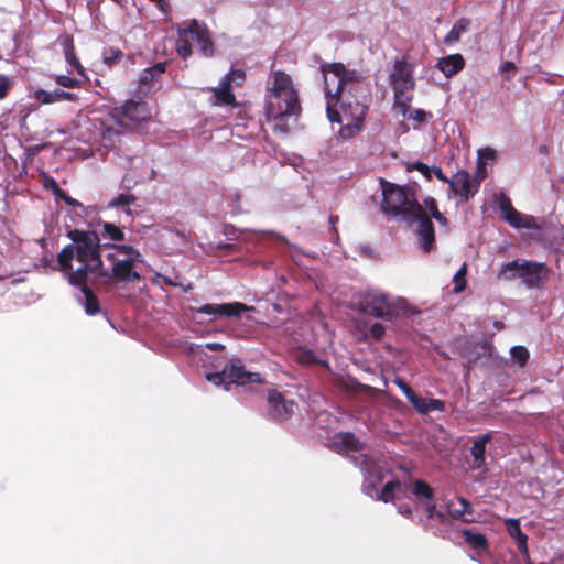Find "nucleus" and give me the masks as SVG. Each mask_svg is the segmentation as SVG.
I'll list each match as a JSON object with an SVG mask.
<instances>
[{"label":"nucleus","mask_w":564,"mask_h":564,"mask_svg":"<svg viewBox=\"0 0 564 564\" xmlns=\"http://www.w3.org/2000/svg\"><path fill=\"white\" fill-rule=\"evenodd\" d=\"M495 327H496L497 329H499V330H500V329H502V328H503V323H502V322H500V321L495 322Z\"/></svg>","instance_id":"338daca9"},{"label":"nucleus","mask_w":564,"mask_h":564,"mask_svg":"<svg viewBox=\"0 0 564 564\" xmlns=\"http://www.w3.org/2000/svg\"><path fill=\"white\" fill-rule=\"evenodd\" d=\"M466 274H467V265H466V263H464L453 278L454 293L458 294L466 289V286H467Z\"/></svg>","instance_id":"e433bc0d"},{"label":"nucleus","mask_w":564,"mask_h":564,"mask_svg":"<svg viewBox=\"0 0 564 564\" xmlns=\"http://www.w3.org/2000/svg\"><path fill=\"white\" fill-rule=\"evenodd\" d=\"M390 82L410 83V88H414L415 82L412 67L405 61L397 59L393 64V72L390 74Z\"/></svg>","instance_id":"4be33fe9"},{"label":"nucleus","mask_w":564,"mask_h":564,"mask_svg":"<svg viewBox=\"0 0 564 564\" xmlns=\"http://www.w3.org/2000/svg\"><path fill=\"white\" fill-rule=\"evenodd\" d=\"M95 276L115 283H133L141 280L140 273L134 269V262L108 252H105Z\"/></svg>","instance_id":"6e6552de"},{"label":"nucleus","mask_w":564,"mask_h":564,"mask_svg":"<svg viewBox=\"0 0 564 564\" xmlns=\"http://www.w3.org/2000/svg\"><path fill=\"white\" fill-rule=\"evenodd\" d=\"M251 310L241 302L223 303V304H205L196 308L198 314H207L214 316L239 317L243 312Z\"/></svg>","instance_id":"4468645a"},{"label":"nucleus","mask_w":564,"mask_h":564,"mask_svg":"<svg viewBox=\"0 0 564 564\" xmlns=\"http://www.w3.org/2000/svg\"><path fill=\"white\" fill-rule=\"evenodd\" d=\"M360 469L365 473L364 491L368 496L377 494V499L384 503L394 502L395 494L403 490L404 485L400 480L388 481L380 492L377 491V485L383 479L382 473L372 457L361 455L357 458Z\"/></svg>","instance_id":"423d86ee"},{"label":"nucleus","mask_w":564,"mask_h":564,"mask_svg":"<svg viewBox=\"0 0 564 564\" xmlns=\"http://www.w3.org/2000/svg\"><path fill=\"white\" fill-rule=\"evenodd\" d=\"M465 66L464 57L460 54H452L437 61L436 67L447 77L460 72Z\"/></svg>","instance_id":"412c9836"},{"label":"nucleus","mask_w":564,"mask_h":564,"mask_svg":"<svg viewBox=\"0 0 564 564\" xmlns=\"http://www.w3.org/2000/svg\"><path fill=\"white\" fill-rule=\"evenodd\" d=\"M319 70L325 83L327 118L341 124L343 139H350L364 128L371 99L369 85L359 70L348 69L339 62L322 63Z\"/></svg>","instance_id":"f257e3e1"},{"label":"nucleus","mask_w":564,"mask_h":564,"mask_svg":"<svg viewBox=\"0 0 564 564\" xmlns=\"http://www.w3.org/2000/svg\"><path fill=\"white\" fill-rule=\"evenodd\" d=\"M135 197L131 194H120L116 198H113L110 203V207H118V206H129L132 203H134Z\"/></svg>","instance_id":"58836bf2"},{"label":"nucleus","mask_w":564,"mask_h":564,"mask_svg":"<svg viewBox=\"0 0 564 564\" xmlns=\"http://www.w3.org/2000/svg\"><path fill=\"white\" fill-rule=\"evenodd\" d=\"M398 510L405 518L412 519L413 512H412V509L409 506H399Z\"/></svg>","instance_id":"4d7b16f0"},{"label":"nucleus","mask_w":564,"mask_h":564,"mask_svg":"<svg viewBox=\"0 0 564 564\" xmlns=\"http://www.w3.org/2000/svg\"><path fill=\"white\" fill-rule=\"evenodd\" d=\"M409 402L420 414H426L429 399L415 394Z\"/></svg>","instance_id":"79ce46f5"},{"label":"nucleus","mask_w":564,"mask_h":564,"mask_svg":"<svg viewBox=\"0 0 564 564\" xmlns=\"http://www.w3.org/2000/svg\"><path fill=\"white\" fill-rule=\"evenodd\" d=\"M42 183L46 189H51L52 192L58 191V184H57L56 180L46 174H43Z\"/></svg>","instance_id":"3c124183"},{"label":"nucleus","mask_w":564,"mask_h":564,"mask_svg":"<svg viewBox=\"0 0 564 564\" xmlns=\"http://www.w3.org/2000/svg\"><path fill=\"white\" fill-rule=\"evenodd\" d=\"M122 118L130 120L134 123L141 122L147 119L148 110L147 104L143 101L128 100L120 109Z\"/></svg>","instance_id":"6ab92c4d"},{"label":"nucleus","mask_w":564,"mask_h":564,"mask_svg":"<svg viewBox=\"0 0 564 564\" xmlns=\"http://www.w3.org/2000/svg\"><path fill=\"white\" fill-rule=\"evenodd\" d=\"M508 533L514 539L518 550L524 560L529 558L528 536L521 530L520 521L518 519L506 520Z\"/></svg>","instance_id":"aec40b11"},{"label":"nucleus","mask_w":564,"mask_h":564,"mask_svg":"<svg viewBox=\"0 0 564 564\" xmlns=\"http://www.w3.org/2000/svg\"><path fill=\"white\" fill-rule=\"evenodd\" d=\"M470 24H471V21L468 18L458 19L454 23L452 30L444 37V43L446 45H451L455 42H458L462 34L465 33L469 29Z\"/></svg>","instance_id":"c756f323"},{"label":"nucleus","mask_w":564,"mask_h":564,"mask_svg":"<svg viewBox=\"0 0 564 564\" xmlns=\"http://www.w3.org/2000/svg\"><path fill=\"white\" fill-rule=\"evenodd\" d=\"M104 250L117 254V257L124 256L123 259L131 260L134 263L141 261V253L129 245L104 243Z\"/></svg>","instance_id":"a878e982"},{"label":"nucleus","mask_w":564,"mask_h":564,"mask_svg":"<svg viewBox=\"0 0 564 564\" xmlns=\"http://www.w3.org/2000/svg\"><path fill=\"white\" fill-rule=\"evenodd\" d=\"M433 173L435 175V177L442 182H445L449 185V182H451V178H448L442 171L441 167H434L433 169Z\"/></svg>","instance_id":"5fc2aeb1"},{"label":"nucleus","mask_w":564,"mask_h":564,"mask_svg":"<svg viewBox=\"0 0 564 564\" xmlns=\"http://www.w3.org/2000/svg\"><path fill=\"white\" fill-rule=\"evenodd\" d=\"M499 208L502 212L505 219L507 218L508 215H510L512 212L516 210L514 207L511 204V200L508 197H506V196H502L500 198V200H499Z\"/></svg>","instance_id":"a18cd8bd"},{"label":"nucleus","mask_w":564,"mask_h":564,"mask_svg":"<svg viewBox=\"0 0 564 564\" xmlns=\"http://www.w3.org/2000/svg\"><path fill=\"white\" fill-rule=\"evenodd\" d=\"M412 494L425 505L426 518L434 519L437 508L434 502V489L422 479H414L412 482Z\"/></svg>","instance_id":"2eb2a0df"},{"label":"nucleus","mask_w":564,"mask_h":564,"mask_svg":"<svg viewBox=\"0 0 564 564\" xmlns=\"http://www.w3.org/2000/svg\"><path fill=\"white\" fill-rule=\"evenodd\" d=\"M206 347L213 351H220L225 348V346L220 343H208Z\"/></svg>","instance_id":"bf43d9fd"},{"label":"nucleus","mask_w":564,"mask_h":564,"mask_svg":"<svg viewBox=\"0 0 564 564\" xmlns=\"http://www.w3.org/2000/svg\"><path fill=\"white\" fill-rule=\"evenodd\" d=\"M409 170H416L421 172L429 181L432 178L430 167L423 162L417 161L413 163L412 165H410Z\"/></svg>","instance_id":"09e8293b"},{"label":"nucleus","mask_w":564,"mask_h":564,"mask_svg":"<svg viewBox=\"0 0 564 564\" xmlns=\"http://www.w3.org/2000/svg\"><path fill=\"white\" fill-rule=\"evenodd\" d=\"M166 70V62L156 63L148 68H145L139 78L140 85L150 86L154 80H156Z\"/></svg>","instance_id":"c85d7f7f"},{"label":"nucleus","mask_w":564,"mask_h":564,"mask_svg":"<svg viewBox=\"0 0 564 564\" xmlns=\"http://www.w3.org/2000/svg\"><path fill=\"white\" fill-rule=\"evenodd\" d=\"M206 379L216 384V386H219V384H229L228 383V379H227V372H226V369L224 368L221 371H218V372H212V373H207L206 375Z\"/></svg>","instance_id":"ea45409f"},{"label":"nucleus","mask_w":564,"mask_h":564,"mask_svg":"<svg viewBox=\"0 0 564 564\" xmlns=\"http://www.w3.org/2000/svg\"><path fill=\"white\" fill-rule=\"evenodd\" d=\"M158 276L162 278L164 283H166L167 285H175V283L171 279H169L167 276H163L161 274H159Z\"/></svg>","instance_id":"69168bd1"},{"label":"nucleus","mask_w":564,"mask_h":564,"mask_svg":"<svg viewBox=\"0 0 564 564\" xmlns=\"http://www.w3.org/2000/svg\"><path fill=\"white\" fill-rule=\"evenodd\" d=\"M104 235L113 241H122L124 240V232L120 227L112 223H104L102 224Z\"/></svg>","instance_id":"c9c22d12"},{"label":"nucleus","mask_w":564,"mask_h":564,"mask_svg":"<svg viewBox=\"0 0 564 564\" xmlns=\"http://www.w3.org/2000/svg\"><path fill=\"white\" fill-rule=\"evenodd\" d=\"M337 438L345 449L359 451L361 448L360 441L352 433H339Z\"/></svg>","instance_id":"72a5a7b5"},{"label":"nucleus","mask_w":564,"mask_h":564,"mask_svg":"<svg viewBox=\"0 0 564 564\" xmlns=\"http://www.w3.org/2000/svg\"><path fill=\"white\" fill-rule=\"evenodd\" d=\"M510 354L513 362L518 364L520 367H524L528 364L530 354L524 346H513L510 349Z\"/></svg>","instance_id":"f704fd0d"},{"label":"nucleus","mask_w":564,"mask_h":564,"mask_svg":"<svg viewBox=\"0 0 564 564\" xmlns=\"http://www.w3.org/2000/svg\"><path fill=\"white\" fill-rule=\"evenodd\" d=\"M432 218H434L441 226L448 225L447 218L441 212L434 215Z\"/></svg>","instance_id":"13d9d810"},{"label":"nucleus","mask_w":564,"mask_h":564,"mask_svg":"<svg viewBox=\"0 0 564 564\" xmlns=\"http://www.w3.org/2000/svg\"><path fill=\"white\" fill-rule=\"evenodd\" d=\"M68 283L75 288H78L85 296L84 310L87 315L94 316L100 312V304L98 297L95 295L93 290L88 286V279H84L83 275L78 274L75 280H67Z\"/></svg>","instance_id":"f3484780"},{"label":"nucleus","mask_w":564,"mask_h":564,"mask_svg":"<svg viewBox=\"0 0 564 564\" xmlns=\"http://www.w3.org/2000/svg\"><path fill=\"white\" fill-rule=\"evenodd\" d=\"M123 56V52L118 47H105L102 51V63L108 68H112L121 62Z\"/></svg>","instance_id":"2f4dec72"},{"label":"nucleus","mask_w":564,"mask_h":564,"mask_svg":"<svg viewBox=\"0 0 564 564\" xmlns=\"http://www.w3.org/2000/svg\"><path fill=\"white\" fill-rule=\"evenodd\" d=\"M63 200L68 205V206H83L79 202H77L76 199L72 198L70 196H65L63 197Z\"/></svg>","instance_id":"052dcab7"},{"label":"nucleus","mask_w":564,"mask_h":564,"mask_svg":"<svg viewBox=\"0 0 564 564\" xmlns=\"http://www.w3.org/2000/svg\"><path fill=\"white\" fill-rule=\"evenodd\" d=\"M35 98L37 101L42 104H53L61 100L75 101L78 99L77 95L74 93L64 91L62 89H54L53 91H46L44 89H39L35 91Z\"/></svg>","instance_id":"b1692460"},{"label":"nucleus","mask_w":564,"mask_h":564,"mask_svg":"<svg viewBox=\"0 0 564 564\" xmlns=\"http://www.w3.org/2000/svg\"><path fill=\"white\" fill-rule=\"evenodd\" d=\"M506 221L513 228L540 229L536 219L531 215H525L517 209L507 216Z\"/></svg>","instance_id":"bb28decb"},{"label":"nucleus","mask_w":564,"mask_h":564,"mask_svg":"<svg viewBox=\"0 0 564 564\" xmlns=\"http://www.w3.org/2000/svg\"><path fill=\"white\" fill-rule=\"evenodd\" d=\"M192 41H195L202 54L210 57L214 54V42L210 37L209 30L205 24H200L197 20H192L184 29H178V37L176 41V52L186 59L193 53Z\"/></svg>","instance_id":"0eeeda50"},{"label":"nucleus","mask_w":564,"mask_h":564,"mask_svg":"<svg viewBox=\"0 0 564 564\" xmlns=\"http://www.w3.org/2000/svg\"><path fill=\"white\" fill-rule=\"evenodd\" d=\"M63 53L67 64L74 68L78 75L85 76V69L75 53L74 39L72 35H64L62 39Z\"/></svg>","instance_id":"5701e85b"},{"label":"nucleus","mask_w":564,"mask_h":564,"mask_svg":"<svg viewBox=\"0 0 564 564\" xmlns=\"http://www.w3.org/2000/svg\"><path fill=\"white\" fill-rule=\"evenodd\" d=\"M445 402L440 399H429L426 414L431 411H444Z\"/></svg>","instance_id":"8fccbe9b"},{"label":"nucleus","mask_w":564,"mask_h":564,"mask_svg":"<svg viewBox=\"0 0 564 564\" xmlns=\"http://www.w3.org/2000/svg\"><path fill=\"white\" fill-rule=\"evenodd\" d=\"M55 196L59 197L61 199H63V197L67 196L66 192L63 191L59 186H58V191L57 192H53Z\"/></svg>","instance_id":"e2e57ef3"},{"label":"nucleus","mask_w":564,"mask_h":564,"mask_svg":"<svg viewBox=\"0 0 564 564\" xmlns=\"http://www.w3.org/2000/svg\"><path fill=\"white\" fill-rule=\"evenodd\" d=\"M328 220H329L330 226L334 228L335 224L338 221V216L330 215Z\"/></svg>","instance_id":"0e129e2a"},{"label":"nucleus","mask_w":564,"mask_h":564,"mask_svg":"<svg viewBox=\"0 0 564 564\" xmlns=\"http://www.w3.org/2000/svg\"><path fill=\"white\" fill-rule=\"evenodd\" d=\"M295 360L302 366H312V365L327 366V362L318 359L317 356L315 355V352L311 349L301 348L296 354Z\"/></svg>","instance_id":"473e14b6"},{"label":"nucleus","mask_w":564,"mask_h":564,"mask_svg":"<svg viewBox=\"0 0 564 564\" xmlns=\"http://www.w3.org/2000/svg\"><path fill=\"white\" fill-rule=\"evenodd\" d=\"M516 70V64L510 61H506L500 65V72L501 73H510Z\"/></svg>","instance_id":"6e6d98bb"},{"label":"nucleus","mask_w":564,"mask_h":564,"mask_svg":"<svg viewBox=\"0 0 564 564\" xmlns=\"http://www.w3.org/2000/svg\"><path fill=\"white\" fill-rule=\"evenodd\" d=\"M478 154H479L480 159H485V160H494L496 158V151L489 147L480 149Z\"/></svg>","instance_id":"864d4df0"},{"label":"nucleus","mask_w":564,"mask_h":564,"mask_svg":"<svg viewBox=\"0 0 564 564\" xmlns=\"http://www.w3.org/2000/svg\"><path fill=\"white\" fill-rule=\"evenodd\" d=\"M11 88V80L9 77L1 75L0 76V100H3Z\"/></svg>","instance_id":"de8ad7c7"},{"label":"nucleus","mask_w":564,"mask_h":564,"mask_svg":"<svg viewBox=\"0 0 564 564\" xmlns=\"http://www.w3.org/2000/svg\"><path fill=\"white\" fill-rule=\"evenodd\" d=\"M393 383L404 393L409 401L416 394L410 387V384L405 382L402 378H395L393 380Z\"/></svg>","instance_id":"37998d69"},{"label":"nucleus","mask_w":564,"mask_h":564,"mask_svg":"<svg viewBox=\"0 0 564 564\" xmlns=\"http://www.w3.org/2000/svg\"><path fill=\"white\" fill-rule=\"evenodd\" d=\"M492 440V433L488 432L482 434L480 437L474 441L473 446L470 448V454L473 456V463L476 468H480L485 465L486 458V445Z\"/></svg>","instance_id":"393cba45"},{"label":"nucleus","mask_w":564,"mask_h":564,"mask_svg":"<svg viewBox=\"0 0 564 564\" xmlns=\"http://www.w3.org/2000/svg\"><path fill=\"white\" fill-rule=\"evenodd\" d=\"M462 534L466 544H468L473 550L477 551L479 554L488 551V541L485 534L482 533H474L469 529L462 530Z\"/></svg>","instance_id":"cd10ccee"},{"label":"nucleus","mask_w":564,"mask_h":564,"mask_svg":"<svg viewBox=\"0 0 564 564\" xmlns=\"http://www.w3.org/2000/svg\"><path fill=\"white\" fill-rule=\"evenodd\" d=\"M414 207L415 209L413 212L415 213L408 219L417 224L414 232L417 238L419 248L424 253H430L435 249V228L427 212L424 210L423 205H415Z\"/></svg>","instance_id":"1a4fd4ad"},{"label":"nucleus","mask_w":564,"mask_h":564,"mask_svg":"<svg viewBox=\"0 0 564 564\" xmlns=\"http://www.w3.org/2000/svg\"><path fill=\"white\" fill-rule=\"evenodd\" d=\"M55 82L65 88H76L80 85V82L78 79L66 75L56 76Z\"/></svg>","instance_id":"a19ab883"},{"label":"nucleus","mask_w":564,"mask_h":564,"mask_svg":"<svg viewBox=\"0 0 564 564\" xmlns=\"http://www.w3.org/2000/svg\"><path fill=\"white\" fill-rule=\"evenodd\" d=\"M128 58L133 62V56L132 55H128Z\"/></svg>","instance_id":"774afa93"},{"label":"nucleus","mask_w":564,"mask_h":564,"mask_svg":"<svg viewBox=\"0 0 564 564\" xmlns=\"http://www.w3.org/2000/svg\"><path fill=\"white\" fill-rule=\"evenodd\" d=\"M225 80H228V83L231 85V86H237V87H241L245 83V79H246V73L243 69H231L228 74H226L224 77H223Z\"/></svg>","instance_id":"4c0bfd02"},{"label":"nucleus","mask_w":564,"mask_h":564,"mask_svg":"<svg viewBox=\"0 0 564 564\" xmlns=\"http://www.w3.org/2000/svg\"><path fill=\"white\" fill-rule=\"evenodd\" d=\"M383 199L380 208L383 214L391 216H403L406 219L415 212V205H421L417 200L416 191L410 185H398L384 178L379 181Z\"/></svg>","instance_id":"20e7f679"},{"label":"nucleus","mask_w":564,"mask_h":564,"mask_svg":"<svg viewBox=\"0 0 564 564\" xmlns=\"http://www.w3.org/2000/svg\"><path fill=\"white\" fill-rule=\"evenodd\" d=\"M459 508H452V505H448V513L453 519H462L465 522H470L471 519L465 518V516H473V508L469 501L463 497L457 499Z\"/></svg>","instance_id":"7c9ffc66"},{"label":"nucleus","mask_w":564,"mask_h":564,"mask_svg":"<svg viewBox=\"0 0 564 564\" xmlns=\"http://www.w3.org/2000/svg\"><path fill=\"white\" fill-rule=\"evenodd\" d=\"M393 89V108L403 117L410 112V104L413 99L414 88H410L409 84L399 82H390Z\"/></svg>","instance_id":"dca6fc26"},{"label":"nucleus","mask_w":564,"mask_h":564,"mask_svg":"<svg viewBox=\"0 0 564 564\" xmlns=\"http://www.w3.org/2000/svg\"><path fill=\"white\" fill-rule=\"evenodd\" d=\"M226 372H227V379L228 383H236V384H247V383H253V382H261V376L258 372H250L245 369V366L241 361V359L235 358L231 359L226 366H225Z\"/></svg>","instance_id":"ddd939ff"},{"label":"nucleus","mask_w":564,"mask_h":564,"mask_svg":"<svg viewBox=\"0 0 564 564\" xmlns=\"http://www.w3.org/2000/svg\"><path fill=\"white\" fill-rule=\"evenodd\" d=\"M213 96L210 98V104L213 106L223 107L230 106L237 107L238 102L236 100V96L232 93V86L225 80L224 78L220 80V86L208 89Z\"/></svg>","instance_id":"a211bd4d"},{"label":"nucleus","mask_w":564,"mask_h":564,"mask_svg":"<svg viewBox=\"0 0 564 564\" xmlns=\"http://www.w3.org/2000/svg\"><path fill=\"white\" fill-rule=\"evenodd\" d=\"M409 118L419 123H422L426 120L427 112L423 109H415L414 111L410 112Z\"/></svg>","instance_id":"603ef678"},{"label":"nucleus","mask_w":564,"mask_h":564,"mask_svg":"<svg viewBox=\"0 0 564 564\" xmlns=\"http://www.w3.org/2000/svg\"><path fill=\"white\" fill-rule=\"evenodd\" d=\"M434 519H436L438 522L443 523L445 521V516L443 512L437 510Z\"/></svg>","instance_id":"680f3d73"},{"label":"nucleus","mask_w":564,"mask_h":564,"mask_svg":"<svg viewBox=\"0 0 564 564\" xmlns=\"http://www.w3.org/2000/svg\"><path fill=\"white\" fill-rule=\"evenodd\" d=\"M272 97L276 100V105L270 101L267 107L268 119L278 120L274 131L286 132L282 128V123L288 116L297 115L301 110L297 91L292 85V80L288 74L278 70L274 73V82L271 88Z\"/></svg>","instance_id":"7ed1b4c3"},{"label":"nucleus","mask_w":564,"mask_h":564,"mask_svg":"<svg viewBox=\"0 0 564 564\" xmlns=\"http://www.w3.org/2000/svg\"><path fill=\"white\" fill-rule=\"evenodd\" d=\"M551 269L543 262L519 259L501 265L498 278L505 281L521 279L528 289H543L549 281Z\"/></svg>","instance_id":"39448f33"},{"label":"nucleus","mask_w":564,"mask_h":564,"mask_svg":"<svg viewBox=\"0 0 564 564\" xmlns=\"http://www.w3.org/2000/svg\"><path fill=\"white\" fill-rule=\"evenodd\" d=\"M70 243L63 247L57 254V269L67 280L84 279L96 275L106 250L95 230L72 229L67 232Z\"/></svg>","instance_id":"f03ea898"},{"label":"nucleus","mask_w":564,"mask_h":564,"mask_svg":"<svg viewBox=\"0 0 564 564\" xmlns=\"http://www.w3.org/2000/svg\"><path fill=\"white\" fill-rule=\"evenodd\" d=\"M423 203H424L423 208H424V210H425V209H426V210H429V213H430V215H429V216H430V218H431V219H432V217H433L434 215H436L437 213H440V210H438V206H437V202L435 200V198H433V197H427V198H425V199H424V202H423Z\"/></svg>","instance_id":"49530a36"},{"label":"nucleus","mask_w":564,"mask_h":564,"mask_svg":"<svg viewBox=\"0 0 564 564\" xmlns=\"http://www.w3.org/2000/svg\"><path fill=\"white\" fill-rule=\"evenodd\" d=\"M360 311L367 315L391 321L392 305L389 296L381 292H368L360 300Z\"/></svg>","instance_id":"9d476101"},{"label":"nucleus","mask_w":564,"mask_h":564,"mask_svg":"<svg viewBox=\"0 0 564 564\" xmlns=\"http://www.w3.org/2000/svg\"><path fill=\"white\" fill-rule=\"evenodd\" d=\"M386 334V327L381 323H375L369 328V335L376 340H380Z\"/></svg>","instance_id":"c03bdc74"},{"label":"nucleus","mask_w":564,"mask_h":564,"mask_svg":"<svg viewBox=\"0 0 564 564\" xmlns=\"http://www.w3.org/2000/svg\"><path fill=\"white\" fill-rule=\"evenodd\" d=\"M269 416L278 422L289 420L296 408L293 400L286 399L283 393L278 390H269L268 392Z\"/></svg>","instance_id":"9b49d317"},{"label":"nucleus","mask_w":564,"mask_h":564,"mask_svg":"<svg viewBox=\"0 0 564 564\" xmlns=\"http://www.w3.org/2000/svg\"><path fill=\"white\" fill-rule=\"evenodd\" d=\"M479 187L480 180L477 177L471 180L469 173L465 170L456 172L449 182L452 192L465 202L471 198L478 192Z\"/></svg>","instance_id":"f8f14e48"}]
</instances>
